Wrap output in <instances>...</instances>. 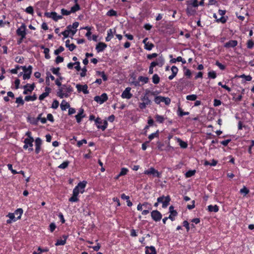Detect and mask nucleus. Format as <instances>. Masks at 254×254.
Instances as JSON below:
<instances>
[{
	"label": "nucleus",
	"mask_w": 254,
	"mask_h": 254,
	"mask_svg": "<svg viewBox=\"0 0 254 254\" xmlns=\"http://www.w3.org/2000/svg\"><path fill=\"white\" fill-rule=\"evenodd\" d=\"M219 206L217 205H209L207 206V210L210 212H217L219 211Z\"/></svg>",
	"instance_id": "nucleus-28"
},
{
	"label": "nucleus",
	"mask_w": 254,
	"mask_h": 254,
	"mask_svg": "<svg viewBox=\"0 0 254 254\" xmlns=\"http://www.w3.org/2000/svg\"><path fill=\"white\" fill-rule=\"evenodd\" d=\"M152 82L155 84H157L159 83L160 78L157 74H154L152 76Z\"/></svg>",
	"instance_id": "nucleus-37"
},
{
	"label": "nucleus",
	"mask_w": 254,
	"mask_h": 254,
	"mask_svg": "<svg viewBox=\"0 0 254 254\" xmlns=\"http://www.w3.org/2000/svg\"><path fill=\"white\" fill-rule=\"evenodd\" d=\"M34 141V138L30 137V138H25L24 140V144H26L30 148L28 149L29 151H32L33 150V142Z\"/></svg>",
	"instance_id": "nucleus-21"
},
{
	"label": "nucleus",
	"mask_w": 254,
	"mask_h": 254,
	"mask_svg": "<svg viewBox=\"0 0 254 254\" xmlns=\"http://www.w3.org/2000/svg\"><path fill=\"white\" fill-rule=\"evenodd\" d=\"M144 173L148 175H153L154 176L158 178H160L161 176V174L153 167H151L149 169L145 170Z\"/></svg>",
	"instance_id": "nucleus-10"
},
{
	"label": "nucleus",
	"mask_w": 254,
	"mask_h": 254,
	"mask_svg": "<svg viewBox=\"0 0 254 254\" xmlns=\"http://www.w3.org/2000/svg\"><path fill=\"white\" fill-rule=\"evenodd\" d=\"M131 88L129 87H127L123 92L121 97L122 98L129 99L132 97V94L130 93Z\"/></svg>",
	"instance_id": "nucleus-11"
},
{
	"label": "nucleus",
	"mask_w": 254,
	"mask_h": 254,
	"mask_svg": "<svg viewBox=\"0 0 254 254\" xmlns=\"http://www.w3.org/2000/svg\"><path fill=\"white\" fill-rule=\"evenodd\" d=\"M76 88H77L78 92L82 91L85 94H87L89 93V91L87 89L88 86L86 84L82 85L79 84H77L76 85Z\"/></svg>",
	"instance_id": "nucleus-14"
},
{
	"label": "nucleus",
	"mask_w": 254,
	"mask_h": 254,
	"mask_svg": "<svg viewBox=\"0 0 254 254\" xmlns=\"http://www.w3.org/2000/svg\"><path fill=\"white\" fill-rule=\"evenodd\" d=\"M63 79V77H62L61 75L60 76H59V78H57L56 80H55V83L57 85H58V86H62V83L61 82V80H62Z\"/></svg>",
	"instance_id": "nucleus-55"
},
{
	"label": "nucleus",
	"mask_w": 254,
	"mask_h": 254,
	"mask_svg": "<svg viewBox=\"0 0 254 254\" xmlns=\"http://www.w3.org/2000/svg\"><path fill=\"white\" fill-rule=\"evenodd\" d=\"M96 74L98 75H100L102 77L103 81H106L108 80V76L107 75H106L104 71H97Z\"/></svg>",
	"instance_id": "nucleus-38"
},
{
	"label": "nucleus",
	"mask_w": 254,
	"mask_h": 254,
	"mask_svg": "<svg viewBox=\"0 0 254 254\" xmlns=\"http://www.w3.org/2000/svg\"><path fill=\"white\" fill-rule=\"evenodd\" d=\"M15 102L21 105H23L24 104V100L21 96L17 98Z\"/></svg>",
	"instance_id": "nucleus-59"
},
{
	"label": "nucleus",
	"mask_w": 254,
	"mask_h": 254,
	"mask_svg": "<svg viewBox=\"0 0 254 254\" xmlns=\"http://www.w3.org/2000/svg\"><path fill=\"white\" fill-rule=\"evenodd\" d=\"M107 47L106 44L103 42H99L96 46V50L98 53L103 52Z\"/></svg>",
	"instance_id": "nucleus-20"
},
{
	"label": "nucleus",
	"mask_w": 254,
	"mask_h": 254,
	"mask_svg": "<svg viewBox=\"0 0 254 254\" xmlns=\"http://www.w3.org/2000/svg\"><path fill=\"white\" fill-rule=\"evenodd\" d=\"M128 172V169L126 168H122L121 170V172L119 173V176H125Z\"/></svg>",
	"instance_id": "nucleus-49"
},
{
	"label": "nucleus",
	"mask_w": 254,
	"mask_h": 254,
	"mask_svg": "<svg viewBox=\"0 0 254 254\" xmlns=\"http://www.w3.org/2000/svg\"><path fill=\"white\" fill-rule=\"evenodd\" d=\"M87 182L85 181H83L82 182H79L78 185L75 186V187L77 188V189L79 190L81 193H83L84 191V189L86 186Z\"/></svg>",
	"instance_id": "nucleus-22"
},
{
	"label": "nucleus",
	"mask_w": 254,
	"mask_h": 254,
	"mask_svg": "<svg viewBox=\"0 0 254 254\" xmlns=\"http://www.w3.org/2000/svg\"><path fill=\"white\" fill-rule=\"evenodd\" d=\"M227 21V18L224 17V16H221L220 18L217 19L216 20V22L217 23L221 22L223 24L225 23Z\"/></svg>",
	"instance_id": "nucleus-54"
},
{
	"label": "nucleus",
	"mask_w": 254,
	"mask_h": 254,
	"mask_svg": "<svg viewBox=\"0 0 254 254\" xmlns=\"http://www.w3.org/2000/svg\"><path fill=\"white\" fill-rule=\"evenodd\" d=\"M215 64L221 70H224L226 68V66L218 61L216 62Z\"/></svg>",
	"instance_id": "nucleus-57"
},
{
	"label": "nucleus",
	"mask_w": 254,
	"mask_h": 254,
	"mask_svg": "<svg viewBox=\"0 0 254 254\" xmlns=\"http://www.w3.org/2000/svg\"><path fill=\"white\" fill-rule=\"evenodd\" d=\"M80 6L78 3H75V4L72 6L70 8V12L72 13H75L76 11L80 10Z\"/></svg>",
	"instance_id": "nucleus-36"
},
{
	"label": "nucleus",
	"mask_w": 254,
	"mask_h": 254,
	"mask_svg": "<svg viewBox=\"0 0 254 254\" xmlns=\"http://www.w3.org/2000/svg\"><path fill=\"white\" fill-rule=\"evenodd\" d=\"M197 98V95L195 94H191L187 95L186 99L189 101H195Z\"/></svg>",
	"instance_id": "nucleus-46"
},
{
	"label": "nucleus",
	"mask_w": 254,
	"mask_h": 254,
	"mask_svg": "<svg viewBox=\"0 0 254 254\" xmlns=\"http://www.w3.org/2000/svg\"><path fill=\"white\" fill-rule=\"evenodd\" d=\"M70 105L69 103L63 100L61 104V108L63 111L65 110L66 109L69 108Z\"/></svg>",
	"instance_id": "nucleus-31"
},
{
	"label": "nucleus",
	"mask_w": 254,
	"mask_h": 254,
	"mask_svg": "<svg viewBox=\"0 0 254 254\" xmlns=\"http://www.w3.org/2000/svg\"><path fill=\"white\" fill-rule=\"evenodd\" d=\"M155 119L156 120V121L159 124L163 123L165 119L164 116L159 115L158 114H156L155 116Z\"/></svg>",
	"instance_id": "nucleus-30"
},
{
	"label": "nucleus",
	"mask_w": 254,
	"mask_h": 254,
	"mask_svg": "<svg viewBox=\"0 0 254 254\" xmlns=\"http://www.w3.org/2000/svg\"><path fill=\"white\" fill-rule=\"evenodd\" d=\"M116 30L114 29V31H112V29H110L107 31V36L106 37L105 40L106 42H109L113 38V33H115Z\"/></svg>",
	"instance_id": "nucleus-26"
},
{
	"label": "nucleus",
	"mask_w": 254,
	"mask_h": 254,
	"mask_svg": "<svg viewBox=\"0 0 254 254\" xmlns=\"http://www.w3.org/2000/svg\"><path fill=\"white\" fill-rule=\"evenodd\" d=\"M69 201L70 202H78L79 201V199L77 196L75 195H73L72 194V196L69 198Z\"/></svg>",
	"instance_id": "nucleus-64"
},
{
	"label": "nucleus",
	"mask_w": 254,
	"mask_h": 254,
	"mask_svg": "<svg viewBox=\"0 0 254 254\" xmlns=\"http://www.w3.org/2000/svg\"><path fill=\"white\" fill-rule=\"evenodd\" d=\"M59 106V102H58V101L57 100H54L52 103L51 107L53 109H56L58 108Z\"/></svg>",
	"instance_id": "nucleus-61"
},
{
	"label": "nucleus",
	"mask_w": 254,
	"mask_h": 254,
	"mask_svg": "<svg viewBox=\"0 0 254 254\" xmlns=\"http://www.w3.org/2000/svg\"><path fill=\"white\" fill-rule=\"evenodd\" d=\"M41 49H44V53L45 54V58L46 59H50L51 56L49 55L50 49L48 48H45L44 46H42Z\"/></svg>",
	"instance_id": "nucleus-35"
},
{
	"label": "nucleus",
	"mask_w": 254,
	"mask_h": 254,
	"mask_svg": "<svg viewBox=\"0 0 254 254\" xmlns=\"http://www.w3.org/2000/svg\"><path fill=\"white\" fill-rule=\"evenodd\" d=\"M152 219L155 222H158L162 219V215L160 211L157 210H153L151 212Z\"/></svg>",
	"instance_id": "nucleus-8"
},
{
	"label": "nucleus",
	"mask_w": 254,
	"mask_h": 254,
	"mask_svg": "<svg viewBox=\"0 0 254 254\" xmlns=\"http://www.w3.org/2000/svg\"><path fill=\"white\" fill-rule=\"evenodd\" d=\"M24 73L23 75V78L24 80L29 79L32 73V66L29 65L28 67L26 66H21Z\"/></svg>",
	"instance_id": "nucleus-4"
},
{
	"label": "nucleus",
	"mask_w": 254,
	"mask_h": 254,
	"mask_svg": "<svg viewBox=\"0 0 254 254\" xmlns=\"http://www.w3.org/2000/svg\"><path fill=\"white\" fill-rule=\"evenodd\" d=\"M106 15L108 16H117V12L112 9L109 10L106 13Z\"/></svg>",
	"instance_id": "nucleus-42"
},
{
	"label": "nucleus",
	"mask_w": 254,
	"mask_h": 254,
	"mask_svg": "<svg viewBox=\"0 0 254 254\" xmlns=\"http://www.w3.org/2000/svg\"><path fill=\"white\" fill-rule=\"evenodd\" d=\"M196 173V171L195 170H189L188 171H187L186 174H185V177L186 178H190L192 176H193V175H194V174H195Z\"/></svg>",
	"instance_id": "nucleus-40"
},
{
	"label": "nucleus",
	"mask_w": 254,
	"mask_h": 254,
	"mask_svg": "<svg viewBox=\"0 0 254 254\" xmlns=\"http://www.w3.org/2000/svg\"><path fill=\"white\" fill-rule=\"evenodd\" d=\"M249 190L246 187H244L243 188L240 190V193H244L245 195H247L249 193Z\"/></svg>",
	"instance_id": "nucleus-56"
},
{
	"label": "nucleus",
	"mask_w": 254,
	"mask_h": 254,
	"mask_svg": "<svg viewBox=\"0 0 254 254\" xmlns=\"http://www.w3.org/2000/svg\"><path fill=\"white\" fill-rule=\"evenodd\" d=\"M177 113L178 116L180 117H182L185 115H189L190 114V113L189 112L183 111V109L180 106H178Z\"/></svg>",
	"instance_id": "nucleus-27"
},
{
	"label": "nucleus",
	"mask_w": 254,
	"mask_h": 254,
	"mask_svg": "<svg viewBox=\"0 0 254 254\" xmlns=\"http://www.w3.org/2000/svg\"><path fill=\"white\" fill-rule=\"evenodd\" d=\"M23 212V210L22 208H18L15 210L14 214L16 215H19L17 217L18 219H20L21 217V215H22Z\"/></svg>",
	"instance_id": "nucleus-39"
},
{
	"label": "nucleus",
	"mask_w": 254,
	"mask_h": 254,
	"mask_svg": "<svg viewBox=\"0 0 254 254\" xmlns=\"http://www.w3.org/2000/svg\"><path fill=\"white\" fill-rule=\"evenodd\" d=\"M169 212L170 214L168 218L172 221H174L175 220V217L178 215V212L176 210H174V207L173 205L169 207Z\"/></svg>",
	"instance_id": "nucleus-15"
},
{
	"label": "nucleus",
	"mask_w": 254,
	"mask_h": 254,
	"mask_svg": "<svg viewBox=\"0 0 254 254\" xmlns=\"http://www.w3.org/2000/svg\"><path fill=\"white\" fill-rule=\"evenodd\" d=\"M208 77L215 79L216 77V73L214 71H211L208 73Z\"/></svg>",
	"instance_id": "nucleus-53"
},
{
	"label": "nucleus",
	"mask_w": 254,
	"mask_h": 254,
	"mask_svg": "<svg viewBox=\"0 0 254 254\" xmlns=\"http://www.w3.org/2000/svg\"><path fill=\"white\" fill-rule=\"evenodd\" d=\"M44 15L47 17L52 18L55 21L63 18L62 15H58L57 13L55 11L51 12H46Z\"/></svg>",
	"instance_id": "nucleus-6"
},
{
	"label": "nucleus",
	"mask_w": 254,
	"mask_h": 254,
	"mask_svg": "<svg viewBox=\"0 0 254 254\" xmlns=\"http://www.w3.org/2000/svg\"><path fill=\"white\" fill-rule=\"evenodd\" d=\"M164 146V144L163 143H162L161 142H160V141H158L157 142V149L160 151H162L163 150H166V151H168L169 150V148L171 147L169 143H168V145L167 147H166V148L164 149L163 148Z\"/></svg>",
	"instance_id": "nucleus-24"
},
{
	"label": "nucleus",
	"mask_w": 254,
	"mask_h": 254,
	"mask_svg": "<svg viewBox=\"0 0 254 254\" xmlns=\"http://www.w3.org/2000/svg\"><path fill=\"white\" fill-rule=\"evenodd\" d=\"M51 70L53 72L54 74L56 75L57 76H60L61 73L60 72V67H53L51 69Z\"/></svg>",
	"instance_id": "nucleus-41"
},
{
	"label": "nucleus",
	"mask_w": 254,
	"mask_h": 254,
	"mask_svg": "<svg viewBox=\"0 0 254 254\" xmlns=\"http://www.w3.org/2000/svg\"><path fill=\"white\" fill-rule=\"evenodd\" d=\"M159 135V131L157 130L155 132L150 134L148 136V139L149 142L153 139L155 137H158Z\"/></svg>",
	"instance_id": "nucleus-34"
},
{
	"label": "nucleus",
	"mask_w": 254,
	"mask_h": 254,
	"mask_svg": "<svg viewBox=\"0 0 254 254\" xmlns=\"http://www.w3.org/2000/svg\"><path fill=\"white\" fill-rule=\"evenodd\" d=\"M73 91V88L71 86H67L66 84H63L62 86L59 89L57 92V96L60 98H63L64 97H68L71 93Z\"/></svg>",
	"instance_id": "nucleus-1"
},
{
	"label": "nucleus",
	"mask_w": 254,
	"mask_h": 254,
	"mask_svg": "<svg viewBox=\"0 0 254 254\" xmlns=\"http://www.w3.org/2000/svg\"><path fill=\"white\" fill-rule=\"evenodd\" d=\"M177 142L179 143V145L181 148L184 149L187 148L188 145L187 142L182 140L180 138H177Z\"/></svg>",
	"instance_id": "nucleus-32"
},
{
	"label": "nucleus",
	"mask_w": 254,
	"mask_h": 254,
	"mask_svg": "<svg viewBox=\"0 0 254 254\" xmlns=\"http://www.w3.org/2000/svg\"><path fill=\"white\" fill-rule=\"evenodd\" d=\"M150 94L152 95H154V92H151L148 89L145 91V94L143 96L141 97V100L143 102H145L146 104L150 105L151 104V101L149 99L148 94Z\"/></svg>",
	"instance_id": "nucleus-9"
},
{
	"label": "nucleus",
	"mask_w": 254,
	"mask_h": 254,
	"mask_svg": "<svg viewBox=\"0 0 254 254\" xmlns=\"http://www.w3.org/2000/svg\"><path fill=\"white\" fill-rule=\"evenodd\" d=\"M178 70L179 69L176 66L173 65L172 66L171 71L173 75H175V76H176L178 72Z\"/></svg>",
	"instance_id": "nucleus-52"
},
{
	"label": "nucleus",
	"mask_w": 254,
	"mask_h": 254,
	"mask_svg": "<svg viewBox=\"0 0 254 254\" xmlns=\"http://www.w3.org/2000/svg\"><path fill=\"white\" fill-rule=\"evenodd\" d=\"M145 253V254H156V251L154 246H146Z\"/></svg>",
	"instance_id": "nucleus-25"
},
{
	"label": "nucleus",
	"mask_w": 254,
	"mask_h": 254,
	"mask_svg": "<svg viewBox=\"0 0 254 254\" xmlns=\"http://www.w3.org/2000/svg\"><path fill=\"white\" fill-rule=\"evenodd\" d=\"M85 116V115L84 114V110L80 108L78 114L75 116L76 122L78 123H80L81 122L82 119L84 118Z\"/></svg>",
	"instance_id": "nucleus-18"
},
{
	"label": "nucleus",
	"mask_w": 254,
	"mask_h": 254,
	"mask_svg": "<svg viewBox=\"0 0 254 254\" xmlns=\"http://www.w3.org/2000/svg\"><path fill=\"white\" fill-rule=\"evenodd\" d=\"M61 14H62V15H69V14L72 13V12H70V10H67L64 8H62L61 9Z\"/></svg>",
	"instance_id": "nucleus-50"
},
{
	"label": "nucleus",
	"mask_w": 254,
	"mask_h": 254,
	"mask_svg": "<svg viewBox=\"0 0 254 254\" xmlns=\"http://www.w3.org/2000/svg\"><path fill=\"white\" fill-rule=\"evenodd\" d=\"M102 124H103L102 126L97 125V128L101 129L102 131H104L107 128L108 123L107 120H104Z\"/></svg>",
	"instance_id": "nucleus-33"
},
{
	"label": "nucleus",
	"mask_w": 254,
	"mask_h": 254,
	"mask_svg": "<svg viewBox=\"0 0 254 254\" xmlns=\"http://www.w3.org/2000/svg\"><path fill=\"white\" fill-rule=\"evenodd\" d=\"M154 102L157 104H159L161 102H164L166 105H169L171 103V99L169 97L158 96L155 97Z\"/></svg>",
	"instance_id": "nucleus-3"
},
{
	"label": "nucleus",
	"mask_w": 254,
	"mask_h": 254,
	"mask_svg": "<svg viewBox=\"0 0 254 254\" xmlns=\"http://www.w3.org/2000/svg\"><path fill=\"white\" fill-rule=\"evenodd\" d=\"M35 153L36 154H39L40 151H41V145L42 143V141L41 139L39 137H37L36 138L35 140Z\"/></svg>",
	"instance_id": "nucleus-16"
},
{
	"label": "nucleus",
	"mask_w": 254,
	"mask_h": 254,
	"mask_svg": "<svg viewBox=\"0 0 254 254\" xmlns=\"http://www.w3.org/2000/svg\"><path fill=\"white\" fill-rule=\"evenodd\" d=\"M26 26L24 23H22L20 27L16 30V34L22 38H25L27 34L26 32Z\"/></svg>",
	"instance_id": "nucleus-7"
},
{
	"label": "nucleus",
	"mask_w": 254,
	"mask_h": 254,
	"mask_svg": "<svg viewBox=\"0 0 254 254\" xmlns=\"http://www.w3.org/2000/svg\"><path fill=\"white\" fill-rule=\"evenodd\" d=\"M108 100V96L106 93H103L101 96H96L94 100L100 104H103Z\"/></svg>",
	"instance_id": "nucleus-12"
},
{
	"label": "nucleus",
	"mask_w": 254,
	"mask_h": 254,
	"mask_svg": "<svg viewBox=\"0 0 254 254\" xmlns=\"http://www.w3.org/2000/svg\"><path fill=\"white\" fill-rule=\"evenodd\" d=\"M149 81V78L147 77H145L143 76H140L138 77V79L137 81H133L131 82V84L134 85L136 87L140 86L141 85L140 84V82H142V85L144 84L147 83Z\"/></svg>",
	"instance_id": "nucleus-5"
},
{
	"label": "nucleus",
	"mask_w": 254,
	"mask_h": 254,
	"mask_svg": "<svg viewBox=\"0 0 254 254\" xmlns=\"http://www.w3.org/2000/svg\"><path fill=\"white\" fill-rule=\"evenodd\" d=\"M15 61L19 64H23L24 61V58L23 57H16L15 59Z\"/></svg>",
	"instance_id": "nucleus-62"
},
{
	"label": "nucleus",
	"mask_w": 254,
	"mask_h": 254,
	"mask_svg": "<svg viewBox=\"0 0 254 254\" xmlns=\"http://www.w3.org/2000/svg\"><path fill=\"white\" fill-rule=\"evenodd\" d=\"M247 48L249 49H252L254 47V42L252 40H249L247 43Z\"/></svg>",
	"instance_id": "nucleus-47"
},
{
	"label": "nucleus",
	"mask_w": 254,
	"mask_h": 254,
	"mask_svg": "<svg viewBox=\"0 0 254 254\" xmlns=\"http://www.w3.org/2000/svg\"><path fill=\"white\" fill-rule=\"evenodd\" d=\"M68 237V235H63L62 236V239H58L57 240L55 245L56 246L64 245L66 244V241Z\"/></svg>",
	"instance_id": "nucleus-17"
},
{
	"label": "nucleus",
	"mask_w": 254,
	"mask_h": 254,
	"mask_svg": "<svg viewBox=\"0 0 254 254\" xmlns=\"http://www.w3.org/2000/svg\"><path fill=\"white\" fill-rule=\"evenodd\" d=\"M170 201L171 198L169 195L166 196L162 195L157 198V202L154 203V206L157 207L159 203H162V207L166 208L169 205Z\"/></svg>",
	"instance_id": "nucleus-2"
},
{
	"label": "nucleus",
	"mask_w": 254,
	"mask_h": 254,
	"mask_svg": "<svg viewBox=\"0 0 254 254\" xmlns=\"http://www.w3.org/2000/svg\"><path fill=\"white\" fill-rule=\"evenodd\" d=\"M238 45V41L237 40H229L228 42L225 43L224 47L226 48H235Z\"/></svg>",
	"instance_id": "nucleus-19"
},
{
	"label": "nucleus",
	"mask_w": 254,
	"mask_h": 254,
	"mask_svg": "<svg viewBox=\"0 0 254 254\" xmlns=\"http://www.w3.org/2000/svg\"><path fill=\"white\" fill-rule=\"evenodd\" d=\"M64 59L63 57L58 56L57 57L55 60V62L57 64L62 63L64 62Z\"/></svg>",
	"instance_id": "nucleus-63"
},
{
	"label": "nucleus",
	"mask_w": 254,
	"mask_h": 254,
	"mask_svg": "<svg viewBox=\"0 0 254 254\" xmlns=\"http://www.w3.org/2000/svg\"><path fill=\"white\" fill-rule=\"evenodd\" d=\"M35 87V85L34 83L32 84L27 83L26 85L23 86V88L24 89L23 91V94H27L29 92H31L34 89Z\"/></svg>",
	"instance_id": "nucleus-13"
},
{
	"label": "nucleus",
	"mask_w": 254,
	"mask_h": 254,
	"mask_svg": "<svg viewBox=\"0 0 254 254\" xmlns=\"http://www.w3.org/2000/svg\"><path fill=\"white\" fill-rule=\"evenodd\" d=\"M7 167H8V170H10L11 173L13 174V175H15V174H18V172H17L15 170H13V168H12V165L11 164H7Z\"/></svg>",
	"instance_id": "nucleus-58"
},
{
	"label": "nucleus",
	"mask_w": 254,
	"mask_h": 254,
	"mask_svg": "<svg viewBox=\"0 0 254 254\" xmlns=\"http://www.w3.org/2000/svg\"><path fill=\"white\" fill-rule=\"evenodd\" d=\"M64 49L63 46H60L58 49H56L54 51V54L55 55H58L61 52L64 51Z\"/></svg>",
	"instance_id": "nucleus-51"
},
{
	"label": "nucleus",
	"mask_w": 254,
	"mask_h": 254,
	"mask_svg": "<svg viewBox=\"0 0 254 254\" xmlns=\"http://www.w3.org/2000/svg\"><path fill=\"white\" fill-rule=\"evenodd\" d=\"M6 217L9 218V219L6 220L7 224H10L12 222H15L18 219L17 217H15L14 213H9Z\"/></svg>",
	"instance_id": "nucleus-23"
},
{
	"label": "nucleus",
	"mask_w": 254,
	"mask_h": 254,
	"mask_svg": "<svg viewBox=\"0 0 254 254\" xmlns=\"http://www.w3.org/2000/svg\"><path fill=\"white\" fill-rule=\"evenodd\" d=\"M154 45L151 43H149V42L147 43L146 45H144V49L147 50H151L154 47Z\"/></svg>",
	"instance_id": "nucleus-48"
},
{
	"label": "nucleus",
	"mask_w": 254,
	"mask_h": 254,
	"mask_svg": "<svg viewBox=\"0 0 254 254\" xmlns=\"http://www.w3.org/2000/svg\"><path fill=\"white\" fill-rule=\"evenodd\" d=\"M37 99V96L35 94L32 96H26L25 97V100L26 101H35Z\"/></svg>",
	"instance_id": "nucleus-45"
},
{
	"label": "nucleus",
	"mask_w": 254,
	"mask_h": 254,
	"mask_svg": "<svg viewBox=\"0 0 254 254\" xmlns=\"http://www.w3.org/2000/svg\"><path fill=\"white\" fill-rule=\"evenodd\" d=\"M186 12L188 16L193 15L195 12V10L193 9L191 6L188 5L186 9Z\"/></svg>",
	"instance_id": "nucleus-29"
},
{
	"label": "nucleus",
	"mask_w": 254,
	"mask_h": 254,
	"mask_svg": "<svg viewBox=\"0 0 254 254\" xmlns=\"http://www.w3.org/2000/svg\"><path fill=\"white\" fill-rule=\"evenodd\" d=\"M80 62H76L74 63V68L78 71H80L81 70V67L80 65Z\"/></svg>",
	"instance_id": "nucleus-60"
},
{
	"label": "nucleus",
	"mask_w": 254,
	"mask_h": 254,
	"mask_svg": "<svg viewBox=\"0 0 254 254\" xmlns=\"http://www.w3.org/2000/svg\"><path fill=\"white\" fill-rule=\"evenodd\" d=\"M69 164V162L67 160V161H64L63 163H62L61 164H60L58 166V168H60V169H64L68 166Z\"/></svg>",
	"instance_id": "nucleus-43"
},
{
	"label": "nucleus",
	"mask_w": 254,
	"mask_h": 254,
	"mask_svg": "<svg viewBox=\"0 0 254 254\" xmlns=\"http://www.w3.org/2000/svg\"><path fill=\"white\" fill-rule=\"evenodd\" d=\"M25 11L29 14H31L32 15H33L34 14V8L32 6H28L25 9Z\"/></svg>",
	"instance_id": "nucleus-44"
}]
</instances>
